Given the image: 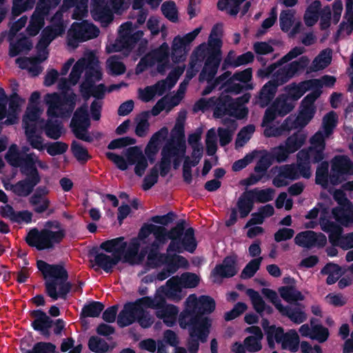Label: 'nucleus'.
I'll use <instances>...</instances> for the list:
<instances>
[{"label": "nucleus", "instance_id": "f257e3e1", "mask_svg": "<svg viewBox=\"0 0 353 353\" xmlns=\"http://www.w3.org/2000/svg\"><path fill=\"white\" fill-rule=\"evenodd\" d=\"M77 96L74 92L48 93L45 95L44 101L48 105L47 115L48 119H41L39 121L41 128L44 130L46 135L54 140L60 138L63 125L61 121L54 118H68L71 116L76 105Z\"/></svg>", "mask_w": 353, "mask_h": 353}, {"label": "nucleus", "instance_id": "f03ea898", "mask_svg": "<svg viewBox=\"0 0 353 353\" xmlns=\"http://www.w3.org/2000/svg\"><path fill=\"white\" fill-rule=\"evenodd\" d=\"M216 308V303L213 298L208 295H201L199 298L196 294H190L185 301V307L179 314V318L185 324L187 321L194 325H198L197 330L203 337L208 332L212 325V319L209 315Z\"/></svg>", "mask_w": 353, "mask_h": 353}, {"label": "nucleus", "instance_id": "7ed1b4c3", "mask_svg": "<svg viewBox=\"0 0 353 353\" xmlns=\"http://www.w3.org/2000/svg\"><path fill=\"white\" fill-rule=\"evenodd\" d=\"M185 224L184 219H180L170 230L163 226L154 225L153 234L155 240L161 244H165L170 239V242L167 248L168 252L183 253L186 251L194 253L197 248L195 230L192 227L185 229Z\"/></svg>", "mask_w": 353, "mask_h": 353}, {"label": "nucleus", "instance_id": "20e7f679", "mask_svg": "<svg viewBox=\"0 0 353 353\" xmlns=\"http://www.w3.org/2000/svg\"><path fill=\"white\" fill-rule=\"evenodd\" d=\"M37 267L46 280L44 286L46 294L53 301L59 298L65 299L72 285L67 281L68 273L61 264H49L43 260L37 261Z\"/></svg>", "mask_w": 353, "mask_h": 353}, {"label": "nucleus", "instance_id": "39448f33", "mask_svg": "<svg viewBox=\"0 0 353 353\" xmlns=\"http://www.w3.org/2000/svg\"><path fill=\"white\" fill-rule=\"evenodd\" d=\"M53 222L48 221L46 223V228L39 230L33 228L29 230L25 237L26 243L31 248H35L37 250H52L59 245L65 236L63 229L52 231L51 228Z\"/></svg>", "mask_w": 353, "mask_h": 353}, {"label": "nucleus", "instance_id": "423d86ee", "mask_svg": "<svg viewBox=\"0 0 353 353\" xmlns=\"http://www.w3.org/2000/svg\"><path fill=\"white\" fill-rule=\"evenodd\" d=\"M119 28V39L109 52H121L124 57H128L137 43L143 37V32L137 30L132 32V23L130 21L122 23Z\"/></svg>", "mask_w": 353, "mask_h": 353}, {"label": "nucleus", "instance_id": "0eeeda50", "mask_svg": "<svg viewBox=\"0 0 353 353\" xmlns=\"http://www.w3.org/2000/svg\"><path fill=\"white\" fill-rule=\"evenodd\" d=\"M88 105L83 103L77 108L71 119L70 127L74 137L83 141L92 143V137L90 136L88 129L90 127Z\"/></svg>", "mask_w": 353, "mask_h": 353}, {"label": "nucleus", "instance_id": "6e6552de", "mask_svg": "<svg viewBox=\"0 0 353 353\" xmlns=\"http://www.w3.org/2000/svg\"><path fill=\"white\" fill-rule=\"evenodd\" d=\"M321 90L316 89L307 94L301 101L296 121L301 127L306 126L314 118L316 108L315 101L321 96Z\"/></svg>", "mask_w": 353, "mask_h": 353}, {"label": "nucleus", "instance_id": "1a4fd4ad", "mask_svg": "<svg viewBox=\"0 0 353 353\" xmlns=\"http://www.w3.org/2000/svg\"><path fill=\"white\" fill-rule=\"evenodd\" d=\"M268 344L270 348L275 347V341L277 343H282L283 346L297 347L299 340V336L296 332L292 334L285 333L282 327H276L272 325L269 330L265 333Z\"/></svg>", "mask_w": 353, "mask_h": 353}, {"label": "nucleus", "instance_id": "9d476101", "mask_svg": "<svg viewBox=\"0 0 353 353\" xmlns=\"http://www.w3.org/2000/svg\"><path fill=\"white\" fill-rule=\"evenodd\" d=\"M327 230H330L328 234L329 241L334 246H338L343 250L353 248V232L343 234V228L336 223H330Z\"/></svg>", "mask_w": 353, "mask_h": 353}, {"label": "nucleus", "instance_id": "9b49d317", "mask_svg": "<svg viewBox=\"0 0 353 353\" xmlns=\"http://www.w3.org/2000/svg\"><path fill=\"white\" fill-rule=\"evenodd\" d=\"M316 89L321 90V81L317 79L305 80L296 83H292L285 87V91L289 99L292 101L299 100L307 91Z\"/></svg>", "mask_w": 353, "mask_h": 353}, {"label": "nucleus", "instance_id": "f8f14e48", "mask_svg": "<svg viewBox=\"0 0 353 353\" xmlns=\"http://www.w3.org/2000/svg\"><path fill=\"white\" fill-rule=\"evenodd\" d=\"M90 13L93 19L101 23V26H108L114 19L108 0H92Z\"/></svg>", "mask_w": 353, "mask_h": 353}, {"label": "nucleus", "instance_id": "ddd939ff", "mask_svg": "<svg viewBox=\"0 0 353 353\" xmlns=\"http://www.w3.org/2000/svg\"><path fill=\"white\" fill-rule=\"evenodd\" d=\"M294 243L302 248H323L327 243V239L325 235L322 233L316 234L312 230H306L296 235Z\"/></svg>", "mask_w": 353, "mask_h": 353}, {"label": "nucleus", "instance_id": "4468645a", "mask_svg": "<svg viewBox=\"0 0 353 353\" xmlns=\"http://www.w3.org/2000/svg\"><path fill=\"white\" fill-rule=\"evenodd\" d=\"M180 254L181 253L174 252H168L167 250L166 253L149 251L148 254V263L153 268L167 265V264L174 262L183 264L185 261V258L180 255Z\"/></svg>", "mask_w": 353, "mask_h": 353}, {"label": "nucleus", "instance_id": "2eb2a0df", "mask_svg": "<svg viewBox=\"0 0 353 353\" xmlns=\"http://www.w3.org/2000/svg\"><path fill=\"white\" fill-rule=\"evenodd\" d=\"M179 326L182 329H188L189 332V338L187 341V348L190 353H197L199 348V341L201 343H205L208 340V336L210 332L206 334L204 336L201 335L199 330H197L196 327L198 325L187 321H185V324L182 323V321L179 318L178 319Z\"/></svg>", "mask_w": 353, "mask_h": 353}, {"label": "nucleus", "instance_id": "dca6fc26", "mask_svg": "<svg viewBox=\"0 0 353 353\" xmlns=\"http://www.w3.org/2000/svg\"><path fill=\"white\" fill-rule=\"evenodd\" d=\"M22 162L18 165L21 173L26 179L41 181V176L37 168V156L34 152L24 154Z\"/></svg>", "mask_w": 353, "mask_h": 353}, {"label": "nucleus", "instance_id": "f3484780", "mask_svg": "<svg viewBox=\"0 0 353 353\" xmlns=\"http://www.w3.org/2000/svg\"><path fill=\"white\" fill-rule=\"evenodd\" d=\"M222 56L210 54L207 59L205 60L204 65L201 70L199 81L203 82L207 81L209 83L212 81L217 73L219 68Z\"/></svg>", "mask_w": 353, "mask_h": 353}, {"label": "nucleus", "instance_id": "a211bd4d", "mask_svg": "<svg viewBox=\"0 0 353 353\" xmlns=\"http://www.w3.org/2000/svg\"><path fill=\"white\" fill-rule=\"evenodd\" d=\"M214 117L222 118L225 115H232L237 109V103L234 102L232 97L225 94L221 95L217 99L214 98Z\"/></svg>", "mask_w": 353, "mask_h": 353}, {"label": "nucleus", "instance_id": "6ab92c4d", "mask_svg": "<svg viewBox=\"0 0 353 353\" xmlns=\"http://www.w3.org/2000/svg\"><path fill=\"white\" fill-rule=\"evenodd\" d=\"M179 314V308L172 304H168L165 297L163 301L159 305L155 312V315L159 319H162L168 327H172L175 325Z\"/></svg>", "mask_w": 353, "mask_h": 353}, {"label": "nucleus", "instance_id": "aec40b11", "mask_svg": "<svg viewBox=\"0 0 353 353\" xmlns=\"http://www.w3.org/2000/svg\"><path fill=\"white\" fill-rule=\"evenodd\" d=\"M182 288L179 276H174L169 279L166 281L165 285L161 286L160 290L168 299L179 302L183 296Z\"/></svg>", "mask_w": 353, "mask_h": 353}, {"label": "nucleus", "instance_id": "412c9836", "mask_svg": "<svg viewBox=\"0 0 353 353\" xmlns=\"http://www.w3.org/2000/svg\"><path fill=\"white\" fill-rule=\"evenodd\" d=\"M139 309L133 302L125 303L117 317V324L120 327H127L135 321Z\"/></svg>", "mask_w": 353, "mask_h": 353}, {"label": "nucleus", "instance_id": "4be33fe9", "mask_svg": "<svg viewBox=\"0 0 353 353\" xmlns=\"http://www.w3.org/2000/svg\"><path fill=\"white\" fill-rule=\"evenodd\" d=\"M238 270L236 260L234 256H226L221 264L216 265L213 270V274L221 278H231L235 276Z\"/></svg>", "mask_w": 353, "mask_h": 353}, {"label": "nucleus", "instance_id": "5701e85b", "mask_svg": "<svg viewBox=\"0 0 353 353\" xmlns=\"http://www.w3.org/2000/svg\"><path fill=\"white\" fill-rule=\"evenodd\" d=\"M72 30L77 32L81 41H86L97 38L99 34V29L92 23L86 21L81 23H74L72 25Z\"/></svg>", "mask_w": 353, "mask_h": 353}, {"label": "nucleus", "instance_id": "b1692460", "mask_svg": "<svg viewBox=\"0 0 353 353\" xmlns=\"http://www.w3.org/2000/svg\"><path fill=\"white\" fill-rule=\"evenodd\" d=\"M332 215L336 224L341 226L348 227L353 223V205L333 208Z\"/></svg>", "mask_w": 353, "mask_h": 353}, {"label": "nucleus", "instance_id": "393cba45", "mask_svg": "<svg viewBox=\"0 0 353 353\" xmlns=\"http://www.w3.org/2000/svg\"><path fill=\"white\" fill-rule=\"evenodd\" d=\"M252 191L245 190L239 197L236 207L239 212L240 218L244 219L248 216L252 210L254 204Z\"/></svg>", "mask_w": 353, "mask_h": 353}, {"label": "nucleus", "instance_id": "a878e982", "mask_svg": "<svg viewBox=\"0 0 353 353\" xmlns=\"http://www.w3.org/2000/svg\"><path fill=\"white\" fill-rule=\"evenodd\" d=\"M332 171L338 172L347 178L353 175V162L345 155L335 157L332 161Z\"/></svg>", "mask_w": 353, "mask_h": 353}, {"label": "nucleus", "instance_id": "bb28decb", "mask_svg": "<svg viewBox=\"0 0 353 353\" xmlns=\"http://www.w3.org/2000/svg\"><path fill=\"white\" fill-rule=\"evenodd\" d=\"M298 154H299L300 159L304 161L308 160L312 164L319 163L325 161L326 157L324 149L310 146L300 150Z\"/></svg>", "mask_w": 353, "mask_h": 353}, {"label": "nucleus", "instance_id": "cd10ccee", "mask_svg": "<svg viewBox=\"0 0 353 353\" xmlns=\"http://www.w3.org/2000/svg\"><path fill=\"white\" fill-rule=\"evenodd\" d=\"M332 61L330 50H323L316 57L310 65L307 66L306 74L317 72L327 68Z\"/></svg>", "mask_w": 353, "mask_h": 353}, {"label": "nucleus", "instance_id": "c85d7f7f", "mask_svg": "<svg viewBox=\"0 0 353 353\" xmlns=\"http://www.w3.org/2000/svg\"><path fill=\"white\" fill-rule=\"evenodd\" d=\"M185 43L181 39L180 36L174 38L171 54V58L174 63H179L185 60L188 52Z\"/></svg>", "mask_w": 353, "mask_h": 353}, {"label": "nucleus", "instance_id": "c756f323", "mask_svg": "<svg viewBox=\"0 0 353 353\" xmlns=\"http://www.w3.org/2000/svg\"><path fill=\"white\" fill-rule=\"evenodd\" d=\"M89 256L94 257V262L97 266L103 270L106 273L112 272V265L110 260V256L103 252L99 253V248L93 247L88 252Z\"/></svg>", "mask_w": 353, "mask_h": 353}, {"label": "nucleus", "instance_id": "7c9ffc66", "mask_svg": "<svg viewBox=\"0 0 353 353\" xmlns=\"http://www.w3.org/2000/svg\"><path fill=\"white\" fill-rule=\"evenodd\" d=\"M278 88L273 83V81H268L259 92V105L261 108L268 106L274 98Z\"/></svg>", "mask_w": 353, "mask_h": 353}, {"label": "nucleus", "instance_id": "2f4dec72", "mask_svg": "<svg viewBox=\"0 0 353 353\" xmlns=\"http://www.w3.org/2000/svg\"><path fill=\"white\" fill-rule=\"evenodd\" d=\"M105 308V305L96 301H91L85 304L81 309L80 318H96L99 317Z\"/></svg>", "mask_w": 353, "mask_h": 353}, {"label": "nucleus", "instance_id": "473e14b6", "mask_svg": "<svg viewBox=\"0 0 353 353\" xmlns=\"http://www.w3.org/2000/svg\"><path fill=\"white\" fill-rule=\"evenodd\" d=\"M40 182L25 178L15 183L14 194L18 196H29Z\"/></svg>", "mask_w": 353, "mask_h": 353}, {"label": "nucleus", "instance_id": "72a5a7b5", "mask_svg": "<svg viewBox=\"0 0 353 353\" xmlns=\"http://www.w3.org/2000/svg\"><path fill=\"white\" fill-rule=\"evenodd\" d=\"M279 313L283 316H287L291 321L296 324H301L307 319L305 312L298 307L292 308L286 305L283 307Z\"/></svg>", "mask_w": 353, "mask_h": 353}, {"label": "nucleus", "instance_id": "f704fd0d", "mask_svg": "<svg viewBox=\"0 0 353 353\" xmlns=\"http://www.w3.org/2000/svg\"><path fill=\"white\" fill-rule=\"evenodd\" d=\"M323 275H327L326 283L327 285L335 283L342 276L341 268L338 264L333 263H327L321 270Z\"/></svg>", "mask_w": 353, "mask_h": 353}, {"label": "nucleus", "instance_id": "c9c22d12", "mask_svg": "<svg viewBox=\"0 0 353 353\" xmlns=\"http://www.w3.org/2000/svg\"><path fill=\"white\" fill-rule=\"evenodd\" d=\"M272 104L276 110V113L281 117L287 115L294 108V105L292 102H289V99L285 94L279 95Z\"/></svg>", "mask_w": 353, "mask_h": 353}, {"label": "nucleus", "instance_id": "e433bc0d", "mask_svg": "<svg viewBox=\"0 0 353 353\" xmlns=\"http://www.w3.org/2000/svg\"><path fill=\"white\" fill-rule=\"evenodd\" d=\"M310 62V60L307 56H301L297 60L286 64L285 66L288 68V72L293 78L301 74L305 69L307 70Z\"/></svg>", "mask_w": 353, "mask_h": 353}, {"label": "nucleus", "instance_id": "4c0bfd02", "mask_svg": "<svg viewBox=\"0 0 353 353\" xmlns=\"http://www.w3.org/2000/svg\"><path fill=\"white\" fill-rule=\"evenodd\" d=\"M189 265V262L186 258L183 264L178 262L170 263L165 265L162 270L157 274L156 279L161 281H164L170 275L176 273L180 268L188 269Z\"/></svg>", "mask_w": 353, "mask_h": 353}, {"label": "nucleus", "instance_id": "58836bf2", "mask_svg": "<svg viewBox=\"0 0 353 353\" xmlns=\"http://www.w3.org/2000/svg\"><path fill=\"white\" fill-rule=\"evenodd\" d=\"M338 119L337 114L333 110L323 116L321 128L325 137H330L333 134L334 129L337 126Z\"/></svg>", "mask_w": 353, "mask_h": 353}, {"label": "nucleus", "instance_id": "ea45409f", "mask_svg": "<svg viewBox=\"0 0 353 353\" xmlns=\"http://www.w3.org/2000/svg\"><path fill=\"white\" fill-rule=\"evenodd\" d=\"M279 292L281 296L288 303H292L298 301L304 300V296L297 290L294 286L285 285L279 288Z\"/></svg>", "mask_w": 353, "mask_h": 353}, {"label": "nucleus", "instance_id": "a19ab883", "mask_svg": "<svg viewBox=\"0 0 353 353\" xmlns=\"http://www.w3.org/2000/svg\"><path fill=\"white\" fill-rule=\"evenodd\" d=\"M306 137L301 132H294L285 141V146L290 154L299 150L305 142Z\"/></svg>", "mask_w": 353, "mask_h": 353}, {"label": "nucleus", "instance_id": "79ce46f5", "mask_svg": "<svg viewBox=\"0 0 353 353\" xmlns=\"http://www.w3.org/2000/svg\"><path fill=\"white\" fill-rule=\"evenodd\" d=\"M163 297L161 295L156 294L154 298L151 296H145L142 298L138 299L133 302L135 303L139 309L143 310V307L152 308L157 310L160 304L163 301Z\"/></svg>", "mask_w": 353, "mask_h": 353}, {"label": "nucleus", "instance_id": "37998d69", "mask_svg": "<svg viewBox=\"0 0 353 353\" xmlns=\"http://www.w3.org/2000/svg\"><path fill=\"white\" fill-rule=\"evenodd\" d=\"M149 117L150 112L143 111L135 119L137 121L135 134L139 137H144L146 135L150 127Z\"/></svg>", "mask_w": 353, "mask_h": 353}, {"label": "nucleus", "instance_id": "c03bdc74", "mask_svg": "<svg viewBox=\"0 0 353 353\" xmlns=\"http://www.w3.org/2000/svg\"><path fill=\"white\" fill-rule=\"evenodd\" d=\"M148 57L153 61L154 64L156 62H162L166 61L170 57V48L166 42H163L159 48L152 50L148 53Z\"/></svg>", "mask_w": 353, "mask_h": 353}, {"label": "nucleus", "instance_id": "a18cd8bd", "mask_svg": "<svg viewBox=\"0 0 353 353\" xmlns=\"http://www.w3.org/2000/svg\"><path fill=\"white\" fill-rule=\"evenodd\" d=\"M70 148L73 156L81 163H85L92 158L88 150L75 140L72 141Z\"/></svg>", "mask_w": 353, "mask_h": 353}, {"label": "nucleus", "instance_id": "49530a36", "mask_svg": "<svg viewBox=\"0 0 353 353\" xmlns=\"http://www.w3.org/2000/svg\"><path fill=\"white\" fill-rule=\"evenodd\" d=\"M254 54L248 51L247 52H245L239 56H238L236 59H234L233 61H230L229 60V58L227 57L224 60V63L223 64L222 69L225 70L226 68V65L229 64L232 65L234 68H237L243 65H246L248 63H251L254 61Z\"/></svg>", "mask_w": 353, "mask_h": 353}, {"label": "nucleus", "instance_id": "de8ad7c7", "mask_svg": "<svg viewBox=\"0 0 353 353\" xmlns=\"http://www.w3.org/2000/svg\"><path fill=\"white\" fill-rule=\"evenodd\" d=\"M161 12L164 17L172 23L179 21L178 10L176 3L172 1H165L161 7Z\"/></svg>", "mask_w": 353, "mask_h": 353}, {"label": "nucleus", "instance_id": "09e8293b", "mask_svg": "<svg viewBox=\"0 0 353 353\" xmlns=\"http://www.w3.org/2000/svg\"><path fill=\"white\" fill-rule=\"evenodd\" d=\"M29 202L31 205L34 206V211L36 213L41 214L48 210L50 205V200L47 198L34 193L30 198Z\"/></svg>", "mask_w": 353, "mask_h": 353}, {"label": "nucleus", "instance_id": "8fccbe9b", "mask_svg": "<svg viewBox=\"0 0 353 353\" xmlns=\"http://www.w3.org/2000/svg\"><path fill=\"white\" fill-rule=\"evenodd\" d=\"M88 345L89 350L95 353H105L109 350L108 343L104 339L96 336L90 337Z\"/></svg>", "mask_w": 353, "mask_h": 353}, {"label": "nucleus", "instance_id": "3c124183", "mask_svg": "<svg viewBox=\"0 0 353 353\" xmlns=\"http://www.w3.org/2000/svg\"><path fill=\"white\" fill-rule=\"evenodd\" d=\"M262 260L263 258L261 256L252 259L242 270L240 276L241 278L242 279H248L253 277L259 270Z\"/></svg>", "mask_w": 353, "mask_h": 353}, {"label": "nucleus", "instance_id": "603ef678", "mask_svg": "<svg viewBox=\"0 0 353 353\" xmlns=\"http://www.w3.org/2000/svg\"><path fill=\"white\" fill-rule=\"evenodd\" d=\"M236 81L232 77L229 78L224 83L225 92L227 93H232L238 94L241 93L243 90H248L253 89L252 84H246L245 85H241L239 83H234Z\"/></svg>", "mask_w": 353, "mask_h": 353}, {"label": "nucleus", "instance_id": "864d4df0", "mask_svg": "<svg viewBox=\"0 0 353 353\" xmlns=\"http://www.w3.org/2000/svg\"><path fill=\"white\" fill-rule=\"evenodd\" d=\"M24 155H21L17 145L12 144L6 154H5V159L12 167L18 168V165L22 162Z\"/></svg>", "mask_w": 353, "mask_h": 353}, {"label": "nucleus", "instance_id": "5fc2aeb1", "mask_svg": "<svg viewBox=\"0 0 353 353\" xmlns=\"http://www.w3.org/2000/svg\"><path fill=\"white\" fill-rule=\"evenodd\" d=\"M250 190L252 191L254 199L258 203H267L272 201L274 198V190L270 188L263 190H259L256 188Z\"/></svg>", "mask_w": 353, "mask_h": 353}, {"label": "nucleus", "instance_id": "6e6d98bb", "mask_svg": "<svg viewBox=\"0 0 353 353\" xmlns=\"http://www.w3.org/2000/svg\"><path fill=\"white\" fill-rule=\"evenodd\" d=\"M44 25L45 20L43 18H41L40 17L32 14L30 17L29 24L26 28V32L29 36L34 37L39 34Z\"/></svg>", "mask_w": 353, "mask_h": 353}, {"label": "nucleus", "instance_id": "4d7b16f0", "mask_svg": "<svg viewBox=\"0 0 353 353\" xmlns=\"http://www.w3.org/2000/svg\"><path fill=\"white\" fill-rule=\"evenodd\" d=\"M247 294L250 296L252 301L254 309L262 316L265 305L263 298L257 291L253 289H248L247 290Z\"/></svg>", "mask_w": 353, "mask_h": 353}, {"label": "nucleus", "instance_id": "13d9d810", "mask_svg": "<svg viewBox=\"0 0 353 353\" xmlns=\"http://www.w3.org/2000/svg\"><path fill=\"white\" fill-rule=\"evenodd\" d=\"M294 12L291 10H282L280 13L279 24L281 30L288 32L294 22Z\"/></svg>", "mask_w": 353, "mask_h": 353}, {"label": "nucleus", "instance_id": "bf43d9fd", "mask_svg": "<svg viewBox=\"0 0 353 353\" xmlns=\"http://www.w3.org/2000/svg\"><path fill=\"white\" fill-rule=\"evenodd\" d=\"M139 248L140 244L139 241L135 239H132L128 246L127 245L126 250L124 252L125 254L123 262L133 264L134 259L138 254Z\"/></svg>", "mask_w": 353, "mask_h": 353}, {"label": "nucleus", "instance_id": "052dcab7", "mask_svg": "<svg viewBox=\"0 0 353 353\" xmlns=\"http://www.w3.org/2000/svg\"><path fill=\"white\" fill-rule=\"evenodd\" d=\"M159 174L157 165H155L144 177L142 183V189L145 191L151 189L158 182Z\"/></svg>", "mask_w": 353, "mask_h": 353}, {"label": "nucleus", "instance_id": "680f3d73", "mask_svg": "<svg viewBox=\"0 0 353 353\" xmlns=\"http://www.w3.org/2000/svg\"><path fill=\"white\" fill-rule=\"evenodd\" d=\"M209 55L210 53L207 48V46L203 43L197 46L193 51L190 57V61H194V63L198 65L199 67H201L203 61L205 60Z\"/></svg>", "mask_w": 353, "mask_h": 353}, {"label": "nucleus", "instance_id": "e2e57ef3", "mask_svg": "<svg viewBox=\"0 0 353 353\" xmlns=\"http://www.w3.org/2000/svg\"><path fill=\"white\" fill-rule=\"evenodd\" d=\"M118 59L119 58L117 56H112L107 61L110 74L112 75L118 76L123 74L126 70L125 64Z\"/></svg>", "mask_w": 353, "mask_h": 353}, {"label": "nucleus", "instance_id": "0e129e2a", "mask_svg": "<svg viewBox=\"0 0 353 353\" xmlns=\"http://www.w3.org/2000/svg\"><path fill=\"white\" fill-rule=\"evenodd\" d=\"M179 277L183 288H196L200 281L199 277L196 274L188 272L182 273Z\"/></svg>", "mask_w": 353, "mask_h": 353}, {"label": "nucleus", "instance_id": "69168bd1", "mask_svg": "<svg viewBox=\"0 0 353 353\" xmlns=\"http://www.w3.org/2000/svg\"><path fill=\"white\" fill-rule=\"evenodd\" d=\"M291 79H292V77L288 72V68L285 65L274 73L272 79L270 81H273V83L276 85V88H278L279 86L287 83Z\"/></svg>", "mask_w": 353, "mask_h": 353}, {"label": "nucleus", "instance_id": "338daca9", "mask_svg": "<svg viewBox=\"0 0 353 353\" xmlns=\"http://www.w3.org/2000/svg\"><path fill=\"white\" fill-rule=\"evenodd\" d=\"M291 154L285 145L281 144L272 149L270 154V157L278 163L285 162L288 160L289 155Z\"/></svg>", "mask_w": 353, "mask_h": 353}, {"label": "nucleus", "instance_id": "774afa93", "mask_svg": "<svg viewBox=\"0 0 353 353\" xmlns=\"http://www.w3.org/2000/svg\"><path fill=\"white\" fill-rule=\"evenodd\" d=\"M56 345L50 342H37L26 353H54Z\"/></svg>", "mask_w": 353, "mask_h": 353}]
</instances>
